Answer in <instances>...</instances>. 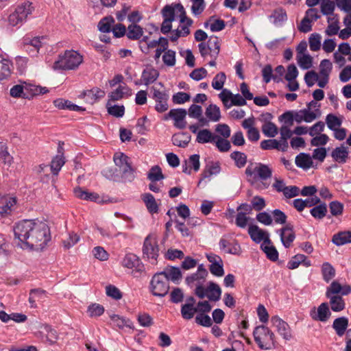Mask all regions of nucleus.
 <instances>
[{
	"instance_id": "nucleus-57",
	"label": "nucleus",
	"mask_w": 351,
	"mask_h": 351,
	"mask_svg": "<svg viewBox=\"0 0 351 351\" xmlns=\"http://www.w3.org/2000/svg\"><path fill=\"white\" fill-rule=\"evenodd\" d=\"M191 12L194 16H199L206 8L204 0H191Z\"/></svg>"
},
{
	"instance_id": "nucleus-25",
	"label": "nucleus",
	"mask_w": 351,
	"mask_h": 351,
	"mask_svg": "<svg viewBox=\"0 0 351 351\" xmlns=\"http://www.w3.org/2000/svg\"><path fill=\"white\" fill-rule=\"evenodd\" d=\"M205 291L206 297H207L209 300L217 302L220 300L221 289L217 284L210 282L207 288H205Z\"/></svg>"
},
{
	"instance_id": "nucleus-50",
	"label": "nucleus",
	"mask_w": 351,
	"mask_h": 351,
	"mask_svg": "<svg viewBox=\"0 0 351 351\" xmlns=\"http://www.w3.org/2000/svg\"><path fill=\"white\" fill-rule=\"evenodd\" d=\"M326 123L330 130H335L341 127L342 120L333 114H328L326 117Z\"/></svg>"
},
{
	"instance_id": "nucleus-14",
	"label": "nucleus",
	"mask_w": 351,
	"mask_h": 351,
	"mask_svg": "<svg viewBox=\"0 0 351 351\" xmlns=\"http://www.w3.org/2000/svg\"><path fill=\"white\" fill-rule=\"evenodd\" d=\"M180 12V22L181 25L176 29L182 36H186L190 34L189 27L193 24V20L186 16V11L181 4L175 5Z\"/></svg>"
},
{
	"instance_id": "nucleus-36",
	"label": "nucleus",
	"mask_w": 351,
	"mask_h": 351,
	"mask_svg": "<svg viewBox=\"0 0 351 351\" xmlns=\"http://www.w3.org/2000/svg\"><path fill=\"white\" fill-rule=\"evenodd\" d=\"M332 241L337 246L351 243V232L343 231L335 234L332 237Z\"/></svg>"
},
{
	"instance_id": "nucleus-44",
	"label": "nucleus",
	"mask_w": 351,
	"mask_h": 351,
	"mask_svg": "<svg viewBox=\"0 0 351 351\" xmlns=\"http://www.w3.org/2000/svg\"><path fill=\"white\" fill-rule=\"evenodd\" d=\"M262 75L263 81L265 83H269L271 80L274 82H279V76L273 73V69L270 64H267L262 70Z\"/></svg>"
},
{
	"instance_id": "nucleus-55",
	"label": "nucleus",
	"mask_w": 351,
	"mask_h": 351,
	"mask_svg": "<svg viewBox=\"0 0 351 351\" xmlns=\"http://www.w3.org/2000/svg\"><path fill=\"white\" fill-rule=\"evenodd\" d=\"M321 39L322 36L319 34L314 33L312 34L309 38V47L313 51H317L320 49L321 47Z\"/></svg>"
},
{
	"instance_id": "nucleus-26",
	"label": "nucleus",
	"mask_w": 351,
	"mask_h": 351,
	"mask_svg": "<svg viewBox=\"0 0 351 351\" xmlns=\"http://www.w3.org/2000/svg\"><path fill=\"white\" fill-rule=\"evenodd\" d=\"M132 95V90L126 85H120L114 91L109 94V101H118L124 97H129Z\"/></svg>"
},
{
	"instance_id": "nucleus-31",
	"label": "nucleus",
	"mask_w": 351,
	"mask_h": 351,
	"mask_svg": "<svg viewBox=\"0 0 351 351\" xmlns=\"http://www.w3.org/2000/svg\"><path fill=\"white\" fill-rule=\"evenodd\" d=\"M348 326V319L346 317H341L335 319L332 324V328L335 330L337 335L342 337Z\"/></svg>"
},
{
	"instance_id": "nucleus-15",
	"label": "nucleus",
	"mask_w": 351,
	"mask_h": 351,
	"mask_svg": "<svg viewBox=\"0 0 351 351\" xmlns=\"http://www.w3.org/2000/svg\"><path fill=\"white\" fill-rule=\"evenodd\" d=\"M277 232L279 234L280 241L285 247H290L295 239V234L293 231V225L291 223H287L281 229L278 230Z\"/></svg>"
},
{
	"instance_id": "nucleus-6",
	"label": "nucleus",
	"mask_w": 351,
	"mask_h": 351,
	"mask_svg": "<svg viewBox=\"0 0 351 351\" xmlns=\"http://www.w3.org/2000/svg\"><path fill=\"white\" fill-rule=\"evenodd\" d=\"M150 289L153 295L158 297H164L169 290V281L162 274H155L150 282Z\"/></svg>"
},
{
	"instance_id": "nucleus-3",
	"label": "nucleus",
	"mask_w": 351,
	"mask_h": 351,
	"mask_svg": "<svg viewBox=\"0 0 351 351\" xmlns=\"http://www.w3.org/2000/svg\"><path fill=\"white\" fill-rule=\"evenodd\" d=\"M83 57L77 51L66 50L63 54L59 55L52 68L54 70H73L82 62Z\"/></svg>"
},
{
	"instance_id": "nucleus-33",
	"label": "nucleus",
	"mask_w": 351,
	"mask_h": 351,
	"mask_svg": "<svg viewBox=\"0 0 351 351\" xmlns=\"http://www.w3.org/2000/svg\"><path fill=\"white\" fill-rule=\"evenodd\" d=\"M215 136L216 134L213 133L210 130L202 129L199 130L197 132L196 141L201 144H205L208 143H213L215 138H216Z\"/></svg>"
},
{
	"instance_id": "nucleus-41",
	"label": "nucleus",
	"mask_w": 351,
	"mask_h": 351,
	"mask_svg": "<svg viewBox=\"0 0 351 351\" xmlns=\"http://www.w3.org/2000/svg\"><path fill=\"white\" fill-rule=\"evenodd\" d=\"M143 33V30L141 26L136 24H132L128 27L126 35L129 39L138 40L142 36Z\"/></svg>"
},
{
	"instance_id": "nucleus-43",
	"label": "nucleus",
	"mask_w": 351,
	"mask_h": 351,
	"mask_svg": "<svg viewBox=\"0 0 351 351\" xmlns=\"http://www.w3.org/2000/svg\"><path fill=\"white\" fill-rule=\"evenodd\" d=\"M65 161L62 155H58L54 157L51 162L50 169L54 176H57Z\"/></svg>"
},
{
	"instance_id": "nucleus-64",
	"label": "nucleus",
	"mask_w": 351,
	"mask_h": 351,
	"mask_svg": "<svg viewBox=\"0 0 351 351\" xmlns=\"http://www.w3.org/2000/svg\"><path fill=\"white\" fill-rule=\"evenodd\" d=\"M106 293L108 297L117 300H120L123 296L121 291L117 287L112 285L106 286Z\"/></svg>"
},
{
	"instance_id": "nucleus-52",
	"label": "nucleus",
	"mask_w": 351,
	"mask_h": 351,
	"mask_svg": "<svg viewBox=\"0 0 351 351\" xmlns=\"http://www.w3.org/2000/svg\"><path fill=\"white\" fill-rule=\"evenodd\" d=\"M310 213L311 215L315 219H322L327 213V206L326 204H321L315 206L311 209Z\"/></svg>"
},
{
	"instance_id": "nucleus-29",
	"label": "nucleus",
	"mask_w": 351,
	"mask_h": 351,
	"mask_svg": "<svg viewBox=\"0 0 351 351\" xmlns=\"http://www.w3.org/2000/svg\"><path fill=\"white\" fill-rule=\"evenodd\" d=\"M295 162L297 167L303 169H310L313 162L311 156L306 153H300L296 156Z\"/></svg>"
},
{
	"instance_id": "nucleus-16",
	"label": "nucleus",
	"mask_w": 351,
	"mask_h": 351,
	"mask_svg": "<svg viewBox=\"0 0 351 351\" xmlns=\"http://www.w3.org/2000/svg\"><path fill=\"white\" fill-rule=\"evenodd\" d=\"M310 315L315 321L327 322L331 315L328 304L326 302L322 303L317 310L313 308L310 312Z\"/></svg>"
},
{
	"instance_id": "nucleus-53",
	"label": "nucleus",
	"mask_w": 351,
	"mask_h": 351,
	"mask_svg": "<svg viewBox=\"0 0 351 351\" xmlns=\"http://www.w3.org/2000/svg\"><path fill=\"white\" fill-rule=\"evenodd\" d=\"M230 158L234 160L235 165L238 168H242L246 165L247 156L243 152H233L230 154Z\"/></svg>"
},
{
	"instance_id": "nucleus-2",
	"label": "nucleus",
	"mask_w": 351,
	"mask_h": 351,
	"mask_svg": "<svg viewBox=\"0 0 351 351\" xmlns=\"http://www.w3.org/2000/svg\"><path fill=\"white\" fill-rule=\"evenodd\" d=\"M245 175L249 178L248 182L251 184L260 180L261 181V188L268 189L269 184L265 182L266 180L272 177V168L268 165L261 162L250 163L245 171Z\"/></svg>"
},
{
	"instance_id": "nucleus-49",
	"label": "nucleus",
	"mask_w": 351,
	"mask_h": 351,
	"mask_svg": "<svg viewBox=\"0 0 351 351\" xmlns=\"http://www.w3.org/2000/svg\"><path fill=\"white\" fill-rule=\"evenodd\" d=\"M262 131L265 136L273 138L278 134L277 126L271 121H266L262 126Z\"/></svg>"
},
{
	"instance_id": "nucleus-60",
	"label": "nucleus",
	"mask_w": 351,
	"mask_h": 351,
	"mask_svg": "<svg viewBox=\"0 0 351 351\" xmlns=\"http://www.w3.org/2000/svg\"><path fill=\"white\" fill-rule=\"evenodd\" d=\"M22 8L18 6L14 12L10 14L8 17L9 24L15 26L22 21Z\"/></svg>"
},
{
	"instance_id": "nucleus-1",
	"label": "nucleus",
	"mask_w": 351,
	"mask_h": 351,
	"mask_svg": "<svg viewBox=\"0 0 351 351\" xmlns=\"http://www.w3.org/2000/svg\"><path fill=\"white\" fill-rule=\"evenodd\" d=\"M48 225L43 221L23 219V250L43 252L51 241Z\"/></svg>"
},
{
	"instance_id": "nucleus-32",
	"label": "nucleus",
	"mask_w": 351,
	"mask_h": 351,
	"mask_svg": "<svg viewBox=\"0 0 351 351\" xmlns=\"http://www.w3.org/2000/svg\"><path fill=\"white\" fill-rule=\"evenodd\" d=\"M142 199L144 204L146 206V208L149 213L151 214L157 213L158 212L159 208L158 205L151 193H145L142 195Z\"/></svg>"
},
{
	"instance_id": "nucleus-47",
	"label": "nucleus",
	"mask_w": 351,
	"mask_h": 351,
	"mask_svg": "<svg viewBox=\"0 0 351 351\" xmlns=\"http://www.w3.org/2000/svg\"><path fill=\"white\" fill-rule=\"evenodd\" d=\"M274 19V23L276 25H281L287 20L286 11L282 8L276 9L270 16Z\"/></svg>"
},
{
	"instance_id": "nucleus-17",
	"label": "nucleus",
	"mask_w": 351,
	"mask_h": 351,
	"mask_svg": "<svg viewBox=\"0 0 351 351\" xmlns=\"http://www.w3.org/2000/svg\"><path fill=\"white\" fill-rule=\"evenodd\" d=\"M351 293V286L341 285L338 281L334 280L326 289V295H348Z\"/></svg>"
},
{
	"instance_id": "nucleus-61",
	"label": "nucleus",
	"mask_w": 351,
	"mask_h": 351,
	"mask_svg": "<svg viewBox=\"0 0 351 351\" xmlns=\"http://www.w3.org/2000/svg\"><path fill=\"white\" fill-rule=\"evenodd\" d=\"M108 112L116 117H122L124 115L125 108L123 106H110V101L107 103Z\"/></svg>"
},
{
	"instance_id": "nucleus-7",
	"label": "nucleus",
	"mask_w": 351,
	"mask_h": 351,
	"mask_svg": "<svg viewBox=\"0 0 351 351\" xmlns=\"http://www.w3.org/2000/svg\"><path fill=\"white\" fill-rule=\"evenodd\" d=\"M44 37H34L33 38L29 36L23 38V51H25L30 56H36L39 49L43 44Z\"/></svg>"
},
{
	"instance_id": "nucleus-12",
	"label": "nucleus",
	"mask_w": 351,
	"mask_h": 351,
	"mask_svg": "<svg viewBox=\"0 0 351 351\" xmlns=\"http://www.w3.org/2000/svg\"><path fill=\"white\" fill-rule=\"evenodd\" d=\"M219 245L221 250L228 254L239 255L241 252L240 245L234 239L223 237L219 241Z\"/></svg>"
},
{
	"instance_id": "nucleus-37",
	"label": "nucleus",
	"mask_w": 351,
	"mask_h": 351,
	"mask_svg": "<svg viewBox=\"0 0 351 351\" xmlns=\"http://www.w3.org/2000/svg\"><path fill=\"white\" fill-rule=\"evenodd\" d=\"M161 274L167 277L168 281L171 280L175 283H178L182 278V273L178 267H167Z\"/></svg>"
},
{
	"instance_id": "nucleus-19",
	"label": "nucleus",
	"mask_w": 351,
	"mask_h": 351,
	"mask_svg": "<svg viewBox=\"0 0 351 351\" xmlns=\"http://www.w3.org/2000/svg\"><path fill=\"white\" fill-rule=\"evenodd\" d=\"M248 234L251 239L256 243H259L261 241L263 243L264 241L266 240V238H269V233L261 229L256 225H251L249 226Z\"/></svg>"
},
{
	"instance_id": "nucleus-63",
	"label": "nucleus",
	"mask_w": 351,
	"mask_h": 351,
	"mask_svg": "<svg viewBox=\"0 0 351 351\" xmlns=\"http://www.w3.org/2000/svg\"><path fill=\"white\" fill-rule=\"evenodd\" d=\"M332 66L329 60L324 59L322 60L319 65V75L320 76L329 77L331 72Z\"/></svg>"
},
{
	"instance_id": "nucleus-20",
	"label": "nucleus",
	"mask_w": 351,
	"mask_h": 351,
	"mask_svg": "<svg viewBox=\"0 0 351 351\" xmlns=\"http://www.w3.org/2000/svg\"><path fill=\"white\" fill-rule=\"evenodd\" d=\"M12 69L11 61L0 54V82L10 76Z\"/></svg>"
},
{
	"instance_id": "nucleus-8",
	"label": "nucleus",
	"mask_w": 351,
	"mask_h": 351,
	"mask_svg": "<svg viewBox=\"0 0 351 351\" xmlns=\"http://www.w3.org/2000/svg\"><path fill=\"white\" fill-rule=\"evenodd\" d=\"M205 279L201 278L199 275H197V273L193 274L186 278V282L189 286L191 287H195L194 293L200 299L206 297V291L204 286Z\"/></svg>"
},
{
	"instance_id": "nucleus-27",
	"label": "nucleus",
	"mask_w": 351,
	"mask_h": 351,
	"mask_svg": "<svg viewBox=\"0 0 351 351\" xmlns=\"http://www.w3.org/2000/svg\"><path fill=\"white\" fill-rule=\"evenodd\" d=\"M40 333L42 338L48 341L50 344L56 343L58 339V334L56 330L51 328L49 325H43L40 327Z\"/></svg>"
},
{
	"instance_id": "nucleus-28",
	"label": "nucleus",
	"mask_w": 351,
	"mask_h": 351,
	"mask_svg": "<svg viewBox=\"0 0 351 351\" xmlns=\"http://www.w3.org/2000/svg\"><path fill=\"white\" fill-rule=\"evenodd\" d=\"M159 76L158 71L152 67H147L142 73L141 80L146 86L155 82Z\"/></svg>"
},
{
	"instance_id": "nucleus-38",
	"label": "nucleus",
	"mask_w": 351,
	"mask_h": 351,
	"mask_svg": "<svg viewBox=\"0 0 351 351\" xmlns=\"http://www.w3.org/2000/svg\"><path fill=\"white\" fill-rule=\"evenodd\" d=\"M205 114L209 121L217 122L221 119L220 109L215 104H210L206 108Z\"/></svg>"
},
{
	"instance_id": "nucleus-58",
	"label": "nucleus",
	"mask_w": 351,
	"mask_h": 351,
	"mask_svg": "<svg viewBox=\"0 0 351 351\" xmlns=\"http://www.w3.org/2000/svg\"><path fill=\"white\" fill-rule=\"evenodd\" d=\"M162 61L167 66H173L176 64V51L172 49L167 50L162 56Z\"/></svg>"
},
{
	"instance_id": "nucleus-18",
	"label": "nucleus",
	"mask_w": 351,
	"mask_h": 351,
	"mask_svg": "<svg viewBox=\"0 0 351 351\" xmlns=\"http://www.w3.org/2000/svg\"><path fill=\"white\" fill-rule=\"evenodd\" d=\"M48 91L46 87H42L23 82V98L29 99L34 96L45 94Z\"/></svg>"
},
{
	"instance_id": "nucleus-34",
	"label": "nucleus",
	"mask_w": 351,
	"mask_h": 351,
	"mask_svg": "<svg viewBox=\"0 0 351 351\" xmlns=\"http://www.w3.org/2000/svg\"><path fill=\"white\" fill-rule=\"evenodd\" d=\"M329 299V304L332 311L340 312L345 308V302L341 295H326Z\"/></svg>"
},
{
	"instance_id": "nucleus-9",
	"label": "nucleus",
	"mask_w": 351,
	"mask_h": 351,
	"mask_svg": "<svg viewBox=\"0 0 351 351\" xmlns=\"http://www.w3.org/2000/svg\"><path fill=\"white\" fill-rule=\"evenodd\" d=\"M187 111L184 108L171 109L165 116V120L172 119L174 121V126L178 129L186 128V121H185Z\"/></svg>"
},
{
	"instance_id": "nucleus-40",
	"label": "nucleus",
	"mask_w": 351,
	"mask_h": 351,
	"mask_svg": "<svg viewBox=\"0 0 351 351\" xmlns=\"http://www.w3.org/2000/svg\"><path fill=\"white\" fill-rule=\"evenodd\" d=\"M321 270L323 279L326 282H329L335 276V268L328 262L322 264Z\"/></svg>"
},
{
	"instance_id": "nucleus-10",
	"label": "nucleus",
	"mask_w": 351,
	"mask_h": 351,
	"mask_svg": "<svg viewBox=\"0 0 351 351\" xmlns=\"http://www.w3.org/2000/svg\"><path fill=\"white\" fill-rule=\"evenodd\" d=\"M271 322L276 328L278 334L285 340L290 341L293 336L289 324L277 315L271 318Z\"/></svg>"
},
{
	"instance_id": "nucleus-11",
	"label": "nucleus",
	"mask_w": 351,
	"mask_h": 351,
	"mask_svg": "<svg viewBox=\"0 0 351 351\" xmlns=\"http://www.w3.org/2000/svg\"><path fill=\"white\" fill-rule=\"evenodd\" d=\"M16 202V197L0 193V215L6 217L10 215L15 209Z\"/></svg>"
},
{
	"instance_id": "nucleus-46",
	"label": "nucleus",
	"mask_w": 351,
	"mask_h": 351,
	"mask_svg": "<svg viewBox=\"0 0 351 351\" xmlns=\"http://www.w3.org/2000/svg\"><path fill=\"white\" fill-rule=\"evenodd\" d=\"M147 178L152 182H156L157 181L163 180L165 177L162 174L161 168L158 165H155L150 169L147 174Z\"/></svg>"
},
{
	"instance_id": "nucleus-4",
	"label": "nucleus",
	"mask_w": 351,
	"mask_h": 351,
	"mask_svg": "<svg viewBox=\"0 0 351 351\" xmlns=\"http://www.w3.org/2000/svg\"><path fill=\"white\" fill-rule=\"evenodd\" d=\"M254 341L263 350H271L276 347L275 335L267 326H258L253 332Z\"/></svg>"
},
{
	"instance_id": "nucleus-59",
	"label": "nucleus",
	"mask_w": 351,
	"mask_h": 351,
	"mask_svg": "<svg viewBox=\"0 0 351 351\" xmlns=\"http://www.w3.org/2000/svg\"><path fill=\"white\" fill-rule=\"evenodd\" d=\"M226 80V74L223 72L217 73L213 80L212 86L215 90H221Z\"/></svg>"
},
{
	"instance_id": "nucleus-62",
	"label": "nucleus",
	"mask_w": 351,
	"mask_h": 351,
	"mask_svg": "<svg viewBox=\"0 0 351 351\" xmlns=\"http://www.w3.org/2000/svg\"><path fill=\"white\" fill-rule=\"evenodd\" d=\"M304 112V121L306 123L312 122L321 115L319 109H315L314 111H311L310 109L304 108L302 110Z\"/></svg>"
},
{
	"instance_id": "nucleus-24",
	"label": "nucleus",
	"mask_w": 351,
	"mask_h": 351,
	"mask_svg": "<svg viewBox=\"0 0 351 351\" xmlns=\"http://www.w3.org/2000/svg\"><path fill=\"white\" fill-rule=\"evenodd\" d=\"M75 195L82 199L90 200L93 202L101 203L104 200L100 198L99 195L96 193H90L88 191L83 190L80 187H77L74 189Z\"/></svg>"
},
{
	"instance_id": "nucleus-51",
	"label": "nucleus",
	"mask_w": 351,
	"mask_h": 351,
	"mask_svg": "<svg viewBox=\"0 0 351 351\" xmlns=\"http://www.w3.org/2000/svg\"><path fill=\"white\" fill-rule=\"evenodd\" d=\"M119 171L122 173V176L125 180L130 182L132 181L134 178V170L131 167L130 163L125 162V165L119 169Z\"/></svg>"
},
{
	"instance_id": "nucleus-54",
	"label": "nucleus",
	"mask_w": 351,
	"mask_h": 351,
	"mask_svg": "<svg viewBox=\"0 0 351 351\" xmlns=\"http://www.w3.org/2000/svg\"><path fill=\"white\" fill-rule=\"evenodd\" d=\"M181 315L183 319L189 320L193 317L197 313L196 307L189 304H184L181 306Z\"/></svg>"
},
{
	"instance_id": "nucleus-21",
	"label": "nucleus",
	"mask_w": 351,
	"mask_h": 351,
	"mask_svg": "<svg viewBox=\"0 0 351 351\" xmlns=\"http://www.w3.org/2000/svg\"><path fill=\"white\" fill-rule=\"evenodd\" d=\"M80 96L86 98L88 102L93 104L99 99L103 98L105 96V91L96 87L83 91Z\"/></svg>"
},
{
	"instance_id": "nucleus-23",
	"label": "nucleus",
	"mask_w": 351,
	"mask_h": 351,
	"mask_svg": "<svg viewBox=\"0 0 351 351\" xmlns=\"http://www.w3.org/2000/svg\"><path fill=\"white\" fill-rule=\"evenodd\" d=\"M261 248L270 261H276L278 260V252L276 247L271 245V241L269 238H266V240L261 244Z\"/></svg>"
},
{
	"instance_id": "nucleus-48",
	"label": "nucleus",
	"mask_w": 351,
	"mask_h": 351,
	"mask_svg": "<svg viewBox=\"0 0 351 351\" xmlns=\"http://www.w3.org/2000/svg\"><path fill=\"white\" fill-rule=\"evenodd\" d=\"M122 265L125 267L132 269L138 266L139 259L134 254H128L123 259Z\"/></svg>"
},
{
	"instance_id": "nucleus-35",
	"label": "nucleus",
	"mask_w": 351,
	"mask_h": 351,
	"mask_svg": "<svg viewBox=\"0 0 351 351\" xmlns=\"http://www.w3.org/2000/svg\"><path fill=\"white\" fill-rule=\"evenodd\" d=\"M206 44L210 50V56L212 58L216 59L220 51V43L218 37L210 36Z\"/></svg>"
},
{
	"instance_id": "nucleus-42",
	"label": "nucleus",
	"mask_w": 351,
	"mask_h": 351,
	"mask_svg": "<svg viewBox=\"0 0 351 351\" xmlns=\"http://www.w3.org/2000/svg\"><path fill=\"white\" fill-rule=\"evenodd\" d=\"M261 148L264 150L277 149L282 152L283 146L276 139H268L261 141Z\"/></svg>"
},
{
	"instance_id": "nucleus-30",
	"label": "nucleus",
	"mask_w": 351,
	"mask_h": 351,
	"mask_svg": "<svg viewBox=\"0 0 351 351\" xmlns=\"http://www.w3.org/2000/svg\"><path fill=\"white\" fill-rule=\"evenodd\" d=\"M191 136L187 132H179L172 136V143L180 147H186L191 141Z\"/></svg>"
},
{
	"instance_id": "nucleus-5",
	"label": "nucleus",
	"mask_w": 351,
	"mask_h": 351,
	"mask_svg": "<svg viewBox=\"0 0 351 351\" xmlns=\"http://www.w3.org/2000/svg\"><path fill=\"white\" fill-rule=\"evenodd\" d=\"M143 258L147 260L152 264H156L159 255V247L156 238L153 234H149L145 239L143 246Z\"/></svg>"
},
{
	"instance_id": "nucleus-13",
	"label": "nucleus",
	"mask_w": 351,
	"mask_h": 351,
	"mask_svg": "<svg viewBox=\"0 0 351 351\" xmlns=\"http://www.w3.org/2000/svg\"><path fill=\"white\" fill-rule=\"evenodd\" d=\"M153 99L156 101L155 109L158 112H164L168 110L167 101L169 95L165 91H160L152 87Z\"/></svg>"
},
{
	"instance_id": "nucleus-45",
	"label": "nucleus",
	"mask_w": 351,
	"mask_h": 351,
	"mask_svg": "<svg viewBox=\"0 0 351 351\" xmlns=\"http://www.w3.org/2000/svg\"><path fill=\"white\" fill-rule=\"evenodd\" d=\"M216 138H215L213 143L215 144V146L218 150L221 152H228L231 148L230 143L227 138H223L216 134Z\"/></svg>"
},
{
	"instance_id": "nucleus-39",
	"label": "nucleus",
	"mask_w": 351,
	"mask_h": 351,
	"mask_svg": "<svg viewBox=\"0 0 351 351\" xmlns=\"http://www.w3.org/2000/svg\"><path fill=\"white\" fill-rule=\"evenodd\" d=\"M290 126L282 125L280 128V140L279 141L283 146L282 152H287L289 147L288 139H289L293 134L289 129Z\"/></svg>"
},
{
	"instance_id": "nucleus-22",
	"label": "nucleus",
	"mask_w": 351,
	"mask_h": 351,
	"mask_svg": "<svg viewBox=\"0 0 351 351\" xmlns=\"http://www.w3.org/2000/svg\"><path fill=\"white\" fill-rule=\"evenodd\" d=\"M348 147L341 145L340 147H337L335 148L331 152V157L333 160L340 163L343 164L346 163L348 158Z\"/></svg>"
},
{
	"instance_id": "nucleus-56",
	"label": "nucleus",
	"mask_w": 351,
	"mask_h": 351,
	"mask_svg": "<svg viewBox=\"0 0 351 351\" xmlns=\"http://www.w3.org/2000/svg\"><path fill=\"white\" fill-rule=\"evenodd\" d=\"M298 63L300 68L308 69L312 66L313 58L308 54L298 55Z\"/></svg>"
}]
</instances>
